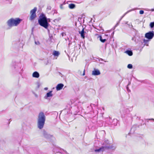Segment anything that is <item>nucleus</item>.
<instances>
[{
  "label": "nucleus",
  "instance_id": "1",
  "mask_svg": "<svg viewBox=\"0 0 154 154\" xmlns=\"http://www.w3.org/2000/svg\"><path fill=\"white\" fill-rule=\"evenodd\" d=\"M46 117L43 112H39L37 120L38 127L40 129H42L44 125Z\"/></svg>",
  "mask_w": 154,
  "mask_h": 154
},
{
  "label": "nucleus",
  "instance_id": "2",
  "mask_svg": "<svg viewBox=\"0 0 154 154\" xmlns=\"http://www.w3.org/2000/svg\"><path fill=\"white\" fill-rule=\"evenodd\" d=\"M38 23L39 25L47 29L49 26L47 19L45 15L44 14H42L38 20Z\"/></svg>",
  "mask_w": 154,
  "mask_h": 154
},
{
  "label": "nucleus",
  "instance_id": "3",
  "mask_svg": "<svg viewBox=\"0 0 154 154\" xmlns=\"http://www.w3.org/2000/svg\"><path fill=\"white\" fill-rule=\"evenodd\" d=\"M22 21V20L19 18H16L15 19L11 18L8 20L7 23L8 26L12 27L17 26Z\"/></svg>",
  "mask_w": 154,
  "mask_h": 154
},
{
  "label": "nucleus",
  "instance_id": "4",
  "mask_svg": "<svg viewBox=\"0 0 154 154\" xmlns=\"http://www.w3.org/2000/svg\"><path fill=\"white\" fill-rule=\"evenodd\" d=\"M37 10V8L35 7L31 10L30 12V16L29 18V20L31 21H33L36 17V12Z\"/></svg>",
  "mask_w": 154,
  "mask_h": 154
},
{
  "label": "nucleus",
  "instance_id": "5",
  "mask_svg": "<svg viewBox=\"0 0 154 154\" xmlns=\"http://www.w3.org/2000/svg\"><path fill=\"white\" fill-rule=\"evenodd\" d=\"M102 145H103L102 147H104V149L105 150L111 149L112 148V146H110L108 140H105L102 143Z\"/></svg>",
  "mask_w": 154,
  "mask_h": 154
},
{
  "label": "nucleus",
  "instance_id": "6",
  "mask_svg": "<svg viewBox=\"0 0 154 154\" xmlns=\"http://www.w3.org/2000/svg\"><path fill=\"white\" fill-rule=\"evenodd\" d=\"M154 36V32L153 31H150L146 33L145 37L149 40L152 39Z\"/></svg>",
  "mask_w": 154,
  "mask_h": 154
},
{
  "label": "nucleus",
  "instance_id": "7",
  "mask_svg": "<svg viewBox=\"0 0 154 154\" xmlns=\"http://www.w3.org/2000/svg\"><path fill=\"white\" fill-rule=\"evenodd\" d=\"M42 134L43 136L45 138L49 139L52 136L48 134L47 133L45 130H43L42 131Z\"/></svg>",
  "mask_w": 154,
  "mask_h": 154
},
{
  "label": "nucleus",
  "instance_id": "8",
  "mask_svg": "<svg viewBox=\"0 0 154 154\" xmlns=\"http://www.w3.org/2000/svg\"><path fill=\"white\" fill-rule=\"evenodd\" d=\"M64 85L63 84L60 83L58 84L56 87V89L57 91H59L63 88Z\"/></svg>",
  "mask_w": 154,
  "mask_h": 154
},
{
  "label": "nucleus",
  "instance_id": "9",
  "mask_svg": "<svg viewBox=\"0 0 154 154\" xmlns=\"http://www.w3.org/2000/svg\"><path fill=\"white\" fill-rule=\"evenodd\" d=\"M124 114L126 113H128L130 112V111L129 109L127 107H125L122 110V111Z\"/></svg>",
  "mask_w": 154,
  "mask_h": 154
},
{
  "label": "nucleus",
  "instance_id": "10",
  "mask_svg": "<svg viewBox=\"0 0 154 154\" xmlns=\"http://www.w3.org/2000/svg\"><path fill=\"white\" fill-rule=\"evenodd\" d=\"M100 74V71L98 70H95L92 72V74L94 75H97Z\"/></svg>",
  "mask_w": 154,
  "mask_h": 154
},
{
  "label": "nucleus",
  "instance_id": "11",
  "mask_svg": "<svg viewBox=\"0 0 154 154\" xmlns=\"http://www.w3.org/2000/svg\"><path fill=\"white\" fill-rule=\"evenodd\" d=\"M52 91H51L47 93L46 95L45 96V99H47L48 97H52L53 95L52 93Z\"/></svg>",
  "mask_w": 154,
  "mask_h": 154
},
{
  "label": "nucleus",
  "instance_id": "12",
  "mask_svg": "<svg viewBox=\"0 0 154 154\" xmlns=\"http://www.w3.org/2000/svg\"><path fill=\"white\" fill-rule=\"evenodd\" d=\"M32 76L33 77L38 78L39 77V74L38 72L35 71L33 73Z\"/></svg>",
  "mask_w": 154,
  "mask_h": 154
},
{
  "label": "nucleus",
  "instance_id": "13",
  "mask_svg": "<svg viewBox=\"0 0 154 154\" xmlns=\"http://www.w3.org/2000/svg\"><path fill=\"white\" fill-rule=\"evenodd\" d=\"M79 33L80 34L82 38H85V32L84 30V29L83 28L81 31H79Z\"/></svg>",
  "mask_w": 154,
  "mask_h": 154
},
{
  "label": "nucleus",
  "instance_id": "14",
  "mask_svg": "<svg viewBox=\"0 0 154 154\" xmlns=\"http://www.w3.org/2000/svg\"><path fill=\"white\" fill-rule=\"evenodd\" d=\"M104 147H103L102 146L101 147H100L99 149H96L95 151L96 152H103L105 150L104 149Z\"/></svg>",
  "mask_w": 154,
  "mask_h": 154
},
{
  "label": "nucleus",
  "instance_id": "15",
  "mask_svg": "<svg viewBox=\"0 0 154 154\" xmlns=\"http://www.w3.org/2000/svg\"><path fill=\"white\" fill-rule=\"evenodd\" d=\"M125 53L130 56H132L133 55V52L131 50H127L125 52Z\"/></svg>",
  "mask_w": 154,
  "mask_h": 154
},
{
  "label": "nucleus",
  "instance_id": "16",
  "mask_svg": "<svg viewBox=\"0 0 154 154\" xmlns=\"http://www.w3.org/2000/svg\"><path fill=\"white\" fill-rule=\"evenodd\" d=\"M20 64L17 63V65L14 66V69H16V70H19L20 69H21V67H20Z\"/></svg>",
  "mask_w": 154,
  "mask_h": 154
},
{
  "label": "nucleus",
  "instance_id": "17",
  "mask_svg": "<svg viewBox=\"0 0 154 154\" xmlns=\"http://www.w3.org/2000/svg\"><path fill=\"white\" fill-rule=\"evenodd\" d=\"M53 54L55 57H58L60 54V53L59 51H54L53 52Z\"/></svg>",
  "mask_w": 154,
  "mask_h": 154
},
{
  "label": "nucleus",
  "instance_id": "18",
  "mask_svg": "<svg viewBox=\"0 0 154 154\" xmlns=\"http://www.w3.org/2000/svg\"><path fill=\"white\" fill-rule=\"evenodd\" d=\"M139 8H135V9H131L130 10H129L127 12H126L125 13V14H124L123 16L122 17L121 19L124 16H125V15H126L127 14H128V13L129 12L132 11H134V10H135V9H139Z\"/></svg>",
  "mask_w": 154,
  "mask_h": 154
},
{
  "label": "nucleus",
  "instance_id": "19",
  "mask_svg": "<svg viewBox=\"0 0 154 154\" xmlns=\"http://www.w3.org/2000/svg\"><path fill=\"white\" fill-rule=\"evenodd\" d=\"M69 7L70 9H73L75 7V5L73 4H70L69 5Z\"/></svg>",
  "mask_w": 154,
  "mask_h": 154
},
{
  "label": "nucleus",
  "instance_id": "20",
  "mask_svg": "<svg viewBox=\"0 0 154 154\" xmlns=\"http://www.w3.org/2000/svg\"><path fill=\"white\" fill-rule=\"evenodd\" d=\"M136 130V127L135 126H133L131 129V133H134V131Z\"/></svg>",
  "mask_w": 154,
  "mask_h": 154
},
{
  "label": "nucleus",
  "instance_id": "21",
  "mask_svg": "<svg viewBox=\"0 0 154 154\" xmlns=\"http://www.w3.org/2000/svg\"><path fill=\"white\" fill-rule=\"evenodd\" d=\"M99 38H100V40L101 42L104 43L106 41V39H103L102 38L101 36H100Z\"/></svg>",
  "mask_w": 154,
  "mask_h": 154
},
{
  "label": "nucleus",
  "instance_id": "22",
  "mask_svg": "<svg viewBox=\"0 0 154 154\" xmlns=\"http://www.w3.org/2000/svg\"><path fill=\"white\" fill-rule=\"evenodd\" d=\"M44 60V63L46 64H47L49 63V60H48V58H45Z\"/></svg>",
  "mask_w": 154,
  "mask_h": 154
},
{
  "label": "nucleus",
  "instance_id": "23",
  "mask_svg": "<svg viewBox=\"0 0 154 154\" xmlns=\"http://www.w3.org/2000/svg\"><path fill=\"white\" fill-rule=\"evenodd\" d=\"M149 40H146L145 39H144L143 40V42L145 43V45H146L147 46H148V45L147 44L148 43V42L149 41Z\"/></svg>",
  "mask_w": 154,
  "mask_h": 154
},
{
  "label": "nucleus",
  "instance_id": "24",
  "mask_svg": "<svg viewBox=\"0 0 154 154\" xmlns=\"http://www.w3.org/2000/svg\"><path fill=\"white\" fill-rule=\"evenodd\" d=\"M150 26L151 28H153L154 26V22H151L150 24Z\"/></svg>",
  "mask_w": 154,
  "mask_h": 154
},
{
  "label": "nucleus",
  "instance_id": "25",
  "mask_svg": "<svg viewBox=\"0 0 154 154\" xmlns=\"http://www.w3.org/2000/svg\"><path fill=\"white\" fill-rule=\"evenodd\" d=\"M127 67L129 69H132L133 67L132 65L131 64H128L127 66Z\"/></svg>",
  "mask_w": 154,
  "mask_h": 154
},
{
  "label": "nucleus",
  "instance_id": "26",
  "mask_svg": "<svg viewBox=\"0 0 154 154\" xmlns=\"http://www.w3.org/2000/svg\"><path fill=\"white\" fill-rule=\"evenodd\" d=\"M69 60L70 62H73V59L72 58H69ZM76 60V59L75 58L74 60V61H75Z\"/></svg>",
  "mask_w": 154,
  "mask_h": 154
},
{
  "label": "nucleus",
  "instance_id": "27",
  "mask_svg": "<svg viewBox=\"0 0 154 154\" xmlns=\"http://www.w3.org/2000/svg\"><path fill=\"white\" fill-rule=\"evenodd\" d=\"M144 11L143 10H140L139 11L140 14H144Z\"/></svg>",
  "mask_w": 154,
  "mask_h": 154
},
{
  "label": "nucleus",
  "instance_id": "28",
  "mask_svg": "<svg viewBox=\"0 0 154 154\" xmlns=\"http://www.w3.org/2000/svg\"><path fill=\"white\" fill-rule=\"evenodd\" d=\"M119 21L116 24L114 28V29H115L116 27L118 26L119 25Z\"/></svg>",
  "mask_w": 154,
  "mask_h": 154
},
{
  "label": "nucleus",
  "instance_id": "29",
  "mask_svg": "<svg viewBox=\"0 0 154 154\" xmlns=\"http://www.w3.org/2000/svg\"><path fill=\"white\" fill-rule=\"evenodd\" d=\"M132 40L136 42H137L136 41V38H135V37H133L131 39Z\"/></svg>",
  "mask_w": 154,
  "mask_h": 154
},
{
  "label": "nucleus",
  "instance_id": "30",
  "mask_svg": "<svg viewBox=\"0 0 154 154\" xmlns=\"http://www.w3.org/2000/svg\"><path fill=\"white\" fill-rule=\"evenodd\" d=\"M35 43L37 45H39L40 44V42L39 41H35Z\"/></svg>",
  "mask_w": 154,
  "mask_h": 154
},
{
  "label": "nucleus",
  "instance_id": "31",
  "mask_svg": "<svg viewBox=\"0 0 154 154\" xmlns=\"http://www.w3.org/2000/svg\"><path fill=\"white\" fill-rule=\"evenodd\" d=\"M99 61L100 62V61H104V62H106V61L105 60H103L102 58H100V59H99Z\"/></svg>",
  "mask_w": 154,
  "mask_h": 154
},
{
  "label": "nucleus",
  "instance_id": "32",
  "mask_svg": "<svg viewBox=\"0 0 154 154\" xmlns=\"http://www.w3.org/2000/svg\"><path fill=\"white\" fill-rule=\"evenodd\" d=\"M60 18H58L57 19H55L54 20V21L55 22L56 21H59V20H60Z\"/></svg>",
  "mask_w": 154,
  "mask_h": 154
},
{
  "label": "nucleus",
  "instance_id": "33",
  "mask_svg": "<svg viewBox=\"0 0 154 154\" xmlns=\"http://www.w3.org/2000/svg\"><path fill=\"white\" fill-rule=\"evenodd\" d=\"M147 120V122H148L149 120H152L153 122H154V119H146Z\"/></svg>",
  "mask_w": 154,
  "mask_h": 154
},
{
  "label": "nucleus",
  "instance_id": "34",
  "mask_svg": "<svg viewBox=\"0 0 154 154\" xmlns=\"http://www.w3.org/2000/svg\"><path fill=\"white\" fill-rule=\"evenodd\" d=\"M61 35L62 36H63L65 35V33L64 32H63L61 33Z\"/></svg>",
  "mask_w": 154,
  "mask_h": 154
},
{
  "label": "nucleus",
  "instance_id": "35",
  "mask_svg": "<svg viewBox=\"0 0 154 154\" xmlns=\"http://www.w3.org/2000/svg\"><path fill=\"white\" fill-rule=\"evenodd\" d=\"M85 69H84L83 71V74L82 75H85Z\"/></svg>",
  "mask_w": 154,
  "mask_h": 154
},
{
  "label": "nucleus",
  "instance_id": "36",
  "mask_svg": "<svg viewBox=\"0 0 154 154\" xmlns=\"http://www.w3.org/2000/svg\"><path fill=\"white\" fill-rule=\"evenodd\" d=\"M127 90L128 91V92H130V90L128 89V87H127Z\"/></svg>",
  "mask_w": 154,
  "mask_h": 154
},
{
  "label": "nucleus",
  "instance_id": "37",
  "mask_svg": "<svg viewBox=\"0 0 154 154\" xmlns=\"http://www.w3.org/2000/svg\"><path fill=\"white\" fill-rule=\"evenodd\" d=\"M60 8L61 9L63 8V5H60Z\"/></svg>",
  "mask_w": 154,
  "mask_h": 154
},
{
  "label": "nucleus",
  "instance_id": "38",
  "mask_svg": "<svg viewBox=\"0 0 154 154\" xmlns=\"http://www.w3.org/2000/svg\"><path fill=\"white\" fill-rule=\"evenodd\" d=\"M56 154H62L60 152H57L56 153Z\"/></svg>",
  "mask_w": 154,
  "mask_h": 154
},
{
  "label": "nucleus",
  "instance_id": "39",
  "mask_svg": "<svg viewBox=\"0 0 154 154\" xmlns=\"http://www.w3.org/2000/svg\"><path fill=\"white\" fill-rule=\"evenodd\" d=\"M44 89L45 90H47L48 89V88H45Z\"/></svg>",
  "mask_w": 154,
  "mask_h": 154
},
{
  "label": "nucleus",
  "instance_id": "40",
  "mask_svg": "<svg viewBox=\"0 0 154 154\" xmlns=\"http://www.w3.org/2000/svg\"><path fill=\"white\" fill-rule=\"evenodd\" d=\"M151 11H154V9H151Z\"/></svg>",
  "mask_w": 154,
  "mask_h": 154
},
{
  "label": "nucleus",
  "instance_id": "41",
  "mask_svg": "<svg viewBox=\"0 0 154 154\" xmlns=\"http://www.w3.org/2000/svg\"><path fill=\"white\" fill-rule=\"evenodd\" d=\"M114 32H112V35H113L114 34Z\"/></svg>",
  "mask_w": 154,
  "mask_h": 154
},
{
  "label": "nucleus",
  "instance_id": "42",
  "mask_svg": "<svg viewBox=\"0 0 154 154\" xmlns=\"http://www.w3.org/2000/svg\"><path fill=\"white\" fill-rule=\"evenodd\" d=\"M71 44V43L70 42H69V45H70V44Z\"/></svg>",
  "mask_w": 154,
  "mask_h": 154
},
{
  "label": "nucleus",
  "instance_id": "43",
  "mask_svg": "<svg viewBox=\"0 0 154 154\" xmlns=\"http://www.w3.org/2000/svg\"><path fill=\"white\" fill-rule=\"evenodd\" d=\"M93 105L94 106V105H95L94 104H91V105Z\"/></svg>",
  "mask_w": 154,
  "mask_h": 154
},
{
  "label": "nucleus",
  "instance_id": "44",
  "mask_svg": "<svg viewBox=\"0 0 154 154\" xmlns=\"http://www.w3.org/2000/svg\"><path fill=\"white\" fill-rule=\"evenodd\" d=\"M100 63H102V62H100Z\"/></svg>",
  "mask_w": 154,
  "mask_h": 154
},
{
  "label": "nucleus",
  "instance_id": "45",
  "mask_svg": "<svg viewBox=\"0 0 154 154\" xmlns=\"http://www.w3.org/2000/svg\"><path fill=\"white\" fill-rule=\"evenodd\" d=\"M127 23H128V22H126V24H127Z\"/></svg>",
  "mask_w": 154,
  "mask_h": 154
},
{
  "label": "nucleus",
  "instance_id": "46",
  "mask_svg": "<svg viewBox=\"0 0 154 154\" xmlns=\"http://www.w3.org/2000/svg\"><path fill=\"white\" fill-rule=\"evenodd\" d=\"M60 74H62L60 72L59 73Z\"/></svg>",
  "mask_w": 154,
  "mask_h": 154
},
{
  "label": "nucleus",
  "instance_id": "47",
  "mask_svg": "<svg viewBox=\"0 0 154 154\" xmlns=\"http://www.w3.org/2000/svg\"><path fill=\"white\" fill-rule=\"evenodd\" d=\"M38 87H39V85H38Z\"/></svg>",
  "mask_w": 154,
  "mask_h": 154
},
{
  "label": "nucleus",
  "instance_id": "48",
  "mask_svg": "<svg viewBox=\"0 0 154 154\" xmlns=\"http://www.w3.org/2000/svg\"><path fill=\"white\" fill-rule=\"evenodd\" d=\"M36 97H37V95H36Z\"/></svg>",
  "mask_w": 154,
  "mask_h": 154
}]
</instances>
